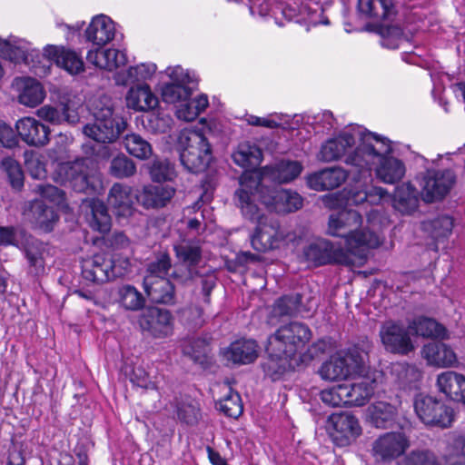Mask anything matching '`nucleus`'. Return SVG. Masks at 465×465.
<instances>
[{"label":"nucleus","mask_w":465,"mask_h":465,"mask_svg":"<svg viewBox=\"0 0 465 465\" xmlns=\"http://www.w3.org/2000/svg\"><path fill=\"white\" fill-rule=\"evenodd\" d=\"M392 151L391 141L377 134L368 132L361 137V143L349 153L344 162L355 169V182L366 180L376 166L378 178L386 183H395L402 179L406 168L402 161L388 157Z\"/></svg>","instance_id":"nucleus-1"},{"label":"nucleus","mask_w":465,"mask_h":465,"mask_svg":"<svg viewBox=\"0 0 465 465\" xmlns=\"http://www.w3.org/2000/svg\"><path fill=\"white\" fill-rule=\"evenodd\" d=\"M379 213L372 210L368 215L369 226L359 230L362 223L361 215L352 209H343L329 216L327 233L345 240L350 252H355L364 248H377L381 243L380 234L376 232L373 220Z\"/></svg>","instance_id":"nucleus-2"},{"label":"nucleus","mask_w":465,"mask_h":465,"mask_svg":"<svg viewBox=\"0 0 465 465\" xmlns=\"http://www.w3.org/2000/svg\"><path fill=\"white\" fill-rule=\"evenodd\" d=\"M240 197L239 208L242 216L251 222L256 223L254 233L251 237V244L260 252L276 248L282 237L279 232L280 224L277 220L266 216L262 210L250 203L249 196L242 189L238 193Z\"/></svg>","instance_id":"nucleus-3"},{"label":"nucleus","mask_w":465,"mask_h":465,"mask_svg":"<svg viewBox=\"0 0 465 465\" xmlns=\"http://www.w3.org/2000/svg\"><path fill=\"white\" fill-rule=\"evenodd\" d=\"M175 150L181 164L192 173L204 172L213 158L211 143L198 130H183L180 133Z\"/></svg>","instance_id":"nucleus-4"},{"label":"nucleus","mask_w":465,"mask_h":465,"mask_svg":"<svg viewBox=\"0 0 465 465\" xmlns=\"http://www.w3.org/2000/svg\"><path fill=\"white\" fill-rule=\"evenodd\" d=\"M368 353L359 346H352L331 355L318 370L320 377L327 381L346 380L364 371Z\"/></svg>","instance_id":"nucleus-5"},{"label":"nucleus","mask_w":465,"mask_h":465,"mask_svg":"<svg viewBox=\"0 0 465 465\" xmlns=\"http://www.w3.org/2000/svg\"><path fill=\"white\" fill-rule=\"evenodd\" d=\"M312 339V331L309 326L301 322H291L279 327L275 332L269 336L270 350L277 352L284 351L294 358H302V351Z\"/></svg>","instance_id":"nucleus-6"},{"label":"nucleus","mask_w":465,"mask_h":465,"mask_svg":"<svg viewBox=\"0 0 465 465\" xmlns=\"http://www.w3.org/2000/svg\"><path fill=\"white\" fill-rule=\"evenodd\" d=\"M94 122L87 124L83 133L98 143H114L126 128V122L114 114L111 105L96 107L94 113Z\"/></svg>","instance_id":"nucleus-7"},{"label":"nucleus","mask_w":465,"mask_h":465,"mask_svg":"<svg viewBox=\"0 0 465 465\" xmlns=\"http://www.w3.org/2000/svg\"><path fill=\"white\" fill-rule=\"evenodd\" d=\"M86 207V220L89 226L101 233L104 244L113 249H122L128 245V239L122 232H114L109 234L112 226L111 216L106 205L98 199L88 202Z\"/></svg>","instance_id":"nucleus-8"},{"label":"nucleus","mask_w":465,"mask_h":465,"mask_svg":"<svg viewBox=\"0 0 465 465\" xmlns=\"http://www.w3.org/2000/svg\"><path fill=\"white\" fill-rule=\"evenodd\" d=\"M240 187L234 193V202L239 208L240 197L238 193L242 189L249 196L250 203L258 206L256 202L265 205L268 209L275 212L279 190L262 185V176L258 172L243 173L239 181Z\"/></svg>","instance_id":"nucleus-9"},{"label":"nucleus","mask_w":465,"mask_h":465,"mask_svg":"<svg viewBox=\"0 0 465 465\" xmlns=\"http://www.w3.org/2000/svg\"><path fill=\"white\" fill-rule=\"evenodd\" d=\"M413 406L416 414L425 424L448 428L453 421V410L431 396L417 395Z\"/></svg>","instance_id":"nucleus-10"},{"label":"nucleus","mask_w":465,"mask_h":465,"mask_svg":"<svg viewBox=\"0 0 465 465\" xmlns=\"http://www.w3.org/2000/svg\"><path fill=\"white\" fill-rule=\"evenodd\" d=\"M83 278L92 283L102 284L124 274L115 262L104 254H94L81 262Z\"/></svg>","instance_id":"nucleus-11"},{"label":"nucleus","mask_w":465,"mask_h":465,"mask_svg":"<svg viewBox=\"0 0 465 465\" xmlns=\"http://www.w3.org/2000/svg\"><path fill=\"white\" fill-rule=\"evenodd\" d=\"M455 183V175L450 170H427L420 181L421 197L426 203L443 199Z\"/></svg>","instance_id":"nucleus-12"},{"label":"nucleus","mask_w":465,"mask_h":465,"mask_svg":"<svg viewBox=\"0 0 465 465\" xmlns=\"http://www.w3.org/2000/svg\"><path fill=\"white\" fill-rule=\"evenodd\" d=\"M409 326L389 321L380 330V337L385 350L391 353L407 355L414 351V344L410 335Z\"/></svg>","instance_id":"nucleus-13"},{"label":"nucleus","mask_w":465,"mask_h":465,"mask_svg":"<svg viewBox=\"0 0 465 465\" xmlns=\"http://www.w3.org/2000/svg\"><path fill=\"white\" fill-rule=\"evenodd\" d=\"M368 132L361 126L341 132L337 137L331 138L322 144L316 155L317 160L322 163H331L341 159L357 140L361 143V137Z\"/></svg>","instance_id":"nucleus-14"},{"label":"nucleus","mask_w":465,"mask_h":465,"mask_svg":"<svg viewBox=\"0 0 465 465\" xmlns=\"http://www.w3.org/2000/svg\"><path fill=\"white\" fill-rule=\"evenodd\" d=\"M174 318L169 310L151 306L146 308L139 318L143 331L153 338L163 339L173 334Z\"/></svg>","instance_id":"nucleus-15"},{"label":"nucleus","mask_w":465,"mask_h":465,"mask_svg":"<svg viewBox=\"0 0 465 465\" xmlns=\"http://www.w3.org/2000/svg\"><path fill=\"white\" fill-rule=\"evenodd\" d=\"M355 169L350 166L348 171L340 166L326 167L306 176V183L312 190L322 192L340 187L349 176L355 181Z\"/></svg>","instance_id":"nucleus-16"},{"label":"nucleus","mask_w":465,"mask_h":465,"mask_svg":"<svg viewBox=\"0 0 465 465\" xmlns=\"http://www.w3.org/2000/svg\"><path fill=\"white\" fill-rule=\"evenodd\" d=\"M331 437L340 447L350 445L361 433L358 419L350 413H333L329 417Z\"/></svg>","instance_id":"nucleus-17"},{"label":"nucleus","mask_w":465,"mask_h":465,"mask_svg":"<svg viewBox=\"0 0 465 465\" xmlns=\"http://www.w3.org/2000/svg\"><path fill=\"white\" fill-rule=\"evenodd\" d=\"M57 182L68 184L75 192L85 193L93 187V182L84 164V160H76L72 163H63L57 166Z\"/></svg>","instance_id":"nucleus-18"},{"label":"nucleus","mask_w":465,"mask_h":465,"mask_svg":"<svg viewBox=\"0 0 465 465\" xmlns=\"http://www.w3.org/2000/svg\"><path fill=\"white\" fill-rule=\"evenodd\" d=\"M174 252L177 259L184 264L187 269L183 272L175 268L171 277L181 282L191 280L196 274L195 267L202 260V248L198 242L184 241L180 244L174 245Z\"/></svg>","instance_id":"nucleus-19"},{"label":"nucleus","mask_w":465,"mask_h":465,"mask_svg":"<svg viewBox=\"0 0 465 465\" xmlns=\"http://www.w3.org/2000/svg\"><path fill=\"white\" fill-rule=\"evenodd\" d=\"M409 446V440L402 432H387L373 442L372 452L377 460L391 461L400 457Z\"/></svg>","instance_id":"nucleus-20"},{"label":"nucleus","mask_w":465,"mask_h":465,"mask_svg":"<svg viewBox=\"0 0 465 465\" xmlns=\"http://www.w3.org/2000/svg\"><path fill=\"white\" fill-rule=\"evenodd\" d=\"M23 238L19 250L23 252L28 265L27 272L32 276L43 275L45 272V252L46 245L40 240L27 234L25 230L20 232Z\"/></svg>","instance_id":"nucleus-21"},{"label":"nucleus","mask_w":465,"mask_h":465,"mask_svg":"<svg viewBox=\"0 0 465 465\" xmlns=\"http://www.w3.org/2000/svg\"><path fill=\"white\" fill-rule=\"evenodd\" d=\"M266 352L268 358L262 362V368L265 375L272 381L279 380L284 373L294 371L304 362L302 358L289 357L284 351L273 352L270 350L269 342L266 345Z\"/></svg>","instance_id":"nucleus-22"},{"label":"nucleus","mask_w":465,"mask_h":465,"mask_svg":"<svg viewBox=\"0 0 465 465\" xmlns=\"http://www.w3.org/2000/svg\"><path fill=\"white\" fill-rule=\"evenodd\" d=\"M15 128L20 138L30 146L42 147L49 142V127L33 117L20 119Z\"/></svg>","instance_id":"nucleus-23"},{"label":"nucleus","mask_w":465,"mask_h":465,"mask_svg":"<svg viewBox=\"0 0 465 465\" xmlns=\"http://www.w3.org/2000/svg\"><path fill=\"white\" fill-rule=\"evenodd\" d=\"M143 285L145 293L153 302L165 305L176 303L175 287L170 279L144 276Z\"/></svg>","instance_id":"nucleus-24"},{"label":"nucleus","mask_w":465,"mask_h":465,"mask_svg":"<svg viewBox=\"0 0 465 465\" xmlns=\"http://www.w3.org/2000/svg\"><path fill=\"white\" fill-rule=\"evenodd\" d=\"M44 57L51 64L64 69L71 74H77L84 71V61L74 51L56 45H47L44 49Z\"/></svg>","instance_id":"nucleus-25"},{"label":"nucleus","mask_w":465,"mask_h":465,"mask_svg":"<svg viewBox=\"0 0 465 465\" xmlns=\"http://www.w3.org/2000/svg\"><path fill=\"white\" fill-rule=\"evenodd\" d=\"M175 194V189L169 185L148 184L137 193L136 201L145 209L165 207Z\"/></svg>","instance_id":"nucleus-26"},{"label":"nucleus","mask_w":465,"mask_h":465,"mask_svg":"<svg viewBox=\"0 0 465 465\" xmlns=\"http://www.w3.org/2000/svg\"><path fill=\"white\" fill-rule=\"evenodd\" d=\"M376 388V381L369 378L355 383L342 384L345 406H363L374 394Z\"/></svg>","instance_id":"nucleus-27"},{"label":"nucleus","mask_w":465,"mask_h":465,"mask_svg":"<svg viewBox=\"0 0 465 465\" xmlns=\"http://www.w3.org/2000/svg\"><path fill=\"white\" fill-rule=\"evenodd\" d=\"M23 213L31 223L45 232H50L58 219L54 208L47 206L42 200L29 202Z\"/></svg>","instance_id":"nucleus-28"},{"label":"nucleus","mask_w":465,"mask_h":465,"mask_svg":"<svg viewBox=\"0 0 465 465\" xmlns=\"http://www.w3.org/2000/svg\"><path fill=\"white\" fill-rule=\"evenodd\" d=\"M136 196L137 194L133 193L130 186L114 183L109 192L108 203L113 207L117 216L127 217L133 213Z\"/></svg>","instance_id":"nucleus-29"},{"label":"nucleus","mask_w":465,"mask_h":465,"mask_svg":"<svg viewBox=\"0 0 465 465\" xmlns=\"http://www.w3.org/2000/svg\"><path fill=\"white\" fill-rule=\"evenodd\" d=\"M437 386L450 400L465 404V376L452 371L438 375Z\"/></svg>","instance_id":"nucleus-30"},{"label":"nucleus","mask_w":465,"mask_h":465,"mask_svg":"<svg viewBox=\"0 0 465 465\" xmlns=\"http://www.w3.org/2000/svg\"><path fill=\"white\" fill-rule=\"evenodd\" d=\"M114 34L115 27L114 21L104 15H100L93 18L85 30L87 40L98 46L104 45L113 40Z\"/></svg>","instance_id":"nucleus-31"},{"label":"nucleus","mask_w":465,"mask_h":465,"mask_svg":"<svg viewBox=\"0 0 465 465\" xmlns=\"http://www.w3.org/2000/svg\"><path fill=\"white\" fill-rule=\"evenodd\" d=\"M87 62L107 71H113L127 63L126 54L116 49L95 48L86 55Z\"/></svg>","instance_id":"nucleus-32"},{"label":"nucleus","mask_w":465,"mask_h":465,"mask_svg":"<svg viewBox=\"0 0 465 465\" xmlns=\"http://www.w3.org/2000/svg\"><path fill=\"white\" fill-rule=\"evenodd\" d=\"M158 98L146 84H138L132 86L126 95L127 106L135 111L153 110L158 105Z\"/></svg>","instance_id":"nucleus-33"},{"label":"nucleus","mask_w":465,"mask_h":465,"mask_svg":"<svg viewBox=\"0 0 465 465\" xmlns=\"http://www.w3.org/2000/svg\"><path fill=\"white\" fill-rule=\"evenodd\" d=\"M393 208L401 214H411L419 206V192L411 183H404L395 188L392 196Z\"/></svg>","instance_id":"nucleus-34"},{"label":"nucleus","mask_w":465,"mask_h":465,"mask_svg":"<svg viewBox=\"0 0 465 465\" xmlns=\"http://www.w3.org/2000/svg\"><path fill=\"white\" fill-rule=\"evenodd\" d=\"M232 157L237 165L245 169L243 173L257 172L256 168L262 160V152L255 143L245 142L238 145Z\"/></svg>","instance_id":"nucleus-35"},{"label":"nucleus","mask_w":465,"mask_h":465,"mask_svg":"<svg viewBox=\"0 0 465 465\" xmlns=\"http://www.w3.org/2000/svg\"><path fill=\"white\" fill-rule=\"evenodd\" d=\"M259 355V346L254 340H238L232 342L225 352L227 360L235 364H249Z\"/></svg>","instance_id":"nucleus-36"},{"label":"nucleus","mask_w":465,"mask_h":465,"mask_svg":"<svg viewBox=\"0 0 465 465\" xmlns=\"http://www.w3.org/2000/svg\"><path fill=\"white\" fill-rule=\"evenodd\" d=\"M367 417L369 421L376 428H390L396 420L397 409L391 403L378 401L369 406Z\"/></svg>","instance_id":"nucleus-37"},{"label":"nucleus","mask_w":465,"mask_h":465,"mask_svg":"<svg viewBox=\"0 0 465 465\" xmlns=\"http://www.w3.org/2000/svg\"><path fill=\"white\" fill-rule=\"evenodd\" d=\"M423 352L430 364L439 367H450L457 362L453 350L443 342L428 344L424 347Z\"/></svg>","instance_id":"nucleus-38"},{"label":"nucleus","mask_w":465,"mask_h":465,"mask_svg":"<svg viewBox=\"0 0 465 465\" xmlns=\"http://www.w3.org/2000/svg\"><path fill=\"white\" fill-rule=\"evenodd\" d=\"M454 219L449 214H440L421 223L422 230L436 241L448 239L452 233Z\"/></svg>","instance_id":"nucleus-39"},{"label":"nucleus","mask_w":465,"mask_h":465,"mask_svg":"<svg viewBox=\"0 0 465 465\" xmlns=\"http://www.w3.org/2000/svg\"><path fill=\"white\" fill-rule=\"evenodd\" d=\"M391 373L395 381L402 390L417 389L421 379L420 370L416 366L405 362L393 364Z\"/></svg>","instance_id":"nucleus-40"},{"label":"nucleus","mask_w":465,"mask_h":465,"mask_svg":"<svg viewBox=\"0 0 465 465\" xmlns=\"http://www.w3.org/2000/svg\"><path fill=\"white\" fill-rule=\"evenodd\" d=\"M409 329L416 335L424 338L446 337V328L432 318L419 316L409 322Z\"/></svg>","instance_id":"nucleus-41"},{"label":"nucleus","mask_w":465,"mask_h":465,"mask_svg":"<svg viewBox=\"0 0 465 465\" xmlns=\"http://www.w3.org/2000/svg\"><path fill=\"white\" fill-rule=\"evenodd\" d=\"M358 7L374 18L390 19L395 14L394 0H358Z\"/></svg>","instance_id":"nucleus-42"},{"label":"nucleus","mask_w":465,"mask_h":465,"mask_svg":"<svg viewBox=\"0 0 465 465\" xmlns=\"http://www.w3.org/2000/svg\"><path fill=\"white\" fill-rule=\"evenodd\" d=\"M39 118L53 124H60L64 122L75 124L78 116L74 111H70L67 105H63L61 110L50 105H45L37 110Z\"/></svg>","instance_id":"nucleus-43"},{"label":"nucleus","mask_w":465,"mask_h":465,"mask_svg":"<svg viewBox=\"0 0 465 465\" xmlns=\"http://www.w3.org/2000/svg\"><path fill=\"white\" fill-rule=\"evenodd\" d=\"M45 97V92L42 84L35 79L28 78L25 82L18 100L24 105L35 107L44 101Z\"/></svg>","instance_id":"nucleus-44"},{"label":"nucleus","mask_w":465,"mask_h":465,"mask_svg":"<svg viewBox=\"0 0 465 465\" xmlns=\"http://www.w3.org/2000/svg\"><path fill=\"white\" fill-rule=\"evenodd\" d=\"M126 151L134 157L145 160L153 154L151 143L138 134H129L124 137Z\"/></svg>","instance_id":"nucleus-45"},{"label":"nucleus","mask_w":465,"mask_h":465,"mask_svg":"<svg viewBox=\"0 0 465 465\" xmlns=\"http://www.w3.org/2000/svg\"><path fill=\"white\" fill-rule=\"evenodd\" d=\"M331 244L328 242H317L304 248L303 254L308 262L315 266L331 263L332 261Z\"/></svg>","instance_id":"nucleus-46"},{"label":"nucleus","mask_w":465,"mask_h":465,"mask_svg":"<svg viewBox=\"0 0 465 465\" xmlns=\"http://www.w3.org/2000/svg\"><path fill=\"white\" fill-rule=\"evenodd\" d=\"M303 166L299 161L281 160L273 166V177L281 183H286L296 179Z\"/></svg>","instance_id":"nucleus-47"},{"label":"nucleus","mask_w":465,"mask_h":465,"mask_svg":"<svg viewBox=\"0 0 465 465\" xmlns=\"http://www.w3.org/2000/svg\"><path fill=\"white\" fill-rule=\"evenodd\" d=\"M0 169L5 173L11 187L17 192L24 188V172L20 163L13 157H5L0 162Z\"/></svg>","instance_id":"nucleus-48"},{"label":"nucleus","mask_w":465,"mask_h":465,"mask_svg":"<svg viewBox=\"0 0 465 465\" xmlns=\"http://www.w3.org/2000/svg\"><path fill=\"white\" fill-rule=\"evenodd\" d=\"M276 198L275 212L279 213H293L302 206V196L291 190L280 189Z\"/></svg>","instance_id":"nucleus-49"},{"label":"nucleus","mask_w":465,"mask_h":465,"mask_svg":"<svg viewBox=\"0 0 465 465\" xmlns=\"http://www.w3.org/2000/svg\"><path fill=\"white\" fill-rule=\"evenodd\" d=\"M119 302L128 311L141 310L145 303L143 294L132 285H124L118 290Z\"/></svg>","instance_id":"nucleus-50"},{"label":"nucleus","mask_w":465,"mask_h":465,"mask_svg":"<svg viewBox=\"0 0 465 465\" xmlns=\"http://www.w3.org/2000/svg\"><path fill=\"white\" fill-rule=\"evenodd\" d=\"M149 173L154 182L172 181L176 176L174 164L165 158H155L149 166Z\"/></svg>","instance_id":"nucleus-51"},{"label":"nucleus","mask_w":465,"mask_h":465,"mask_svg":"<svg viewBox=\"0 0 465 465\" xmlns=\"http://www.w3.org/2000/svg\"><path fill=\"white\" fill-rule=\"evenodd\" d=\"M302 296L298 293H290L279 298L273 306V312L279 316H293L300 312Z\"/></svg>","instance_id":"nucleus-52"},{"label":"nucleus","mask_w":465,"mask_h":465,"mask_svg":"<svg viewBox=\"0 0 465 465\" xmlns=\"http://www.w3.org/2000/svg\"><path fill=\"white\" fill-rule=\"evenodd\" d=\"M134 162L124 153L114 157L110 163L109 173L118 179L129 178L135 174Z\"/></svg>","instance_id":"nucleus-53"},{"label":"nucleus","mask_w":465,"mask_h":465,"mask_svg":"<svg viewBox=\"0 0 465 465\" xmlns=\"http://www.w3.org/2000/svg\"><path fill=\"white\" fill-rule=\"evenodd\" d=\"M172 269V259L166 252H159L154 254L153 259L147 264V274L153 278H166Z\"/></svg>","instance_id":"nucleus-54"},{"label":"nucleus","mask_w":465,"mask_h":465,"mask_svg":"<svg viewBox=\"0 0 465 465\" xmlns=\"http://www.w3.org/2000/svg\"><path fill=\"white\" fill-rule=\"evenodd\" d=\"M192 92V88L187 85L170 83L163 85L162 97L163 100L168 104L182 103L191 97Z\"/></svg>","instance_id":"nucleus-55"},{"label":"nucleus","mask_w":465,"mask_h":465,"mask_svg":"<svg viewBox=\"0 0 465 465\" xmlns=\"http://www.w3.org/2000/svg\"><path fill=\"white\" fill-rule=\"evenodd\" d=\"M218 410L225 416L238 418L242 413V404L238 393L231 392L217 404Z\"/></svg>","instance_id":"nucleus-56"},{"label":"nucleus","mask_w":465,"mask_h":465,"mask_svg":"<svg viewBox=\"0 0 465 465\" xmlns=\"http://www.w3.org/2000/svg\"><path fill=\"white\" fill-rule=\"evenodd\" d=\"M178 419L188 424L194 425L200 417V408L194 401H183L177 404Z\"/></svg>","instance_id":"nucleus-57"},{"label":"nucleus","mask_w":465,"mask_h":465,"mask_svg":"<svg viewBox=\"0 0 465 465\" xmlns=\"http://www.w3.org/2000/svg\"><path fill=\"white\" fill-rule=\"evenodd\" d=\"M400 465H440L435 454L428 450H412Z\"/></svg>","instance_id":"nucleus-58"},{"label":"nucleus","mask_w":465,"mask_h":465,"mask_svg":"<svg viewBox=\"0 0 465 465\" xmlns=\"http://www.w3.org/2000/svg\"><path fill=\"white\" fill-rule=\"evenodd\" d=\"M388 194V192L381 187H372L370 191L354 192L350 201L355 204H361L368 202L371 204L378 203Z\"/></svg>","instance_id":"nucleus-59"},{"label":"nucleus","mask_w":465,"mask_h":465,"mask_svg":"<svg viewBox=\"0 0 465 465\" xmlns=\"http://www.w3.org/2000/svg\"><path fill=\"white\" fill-rule=\"evenodd\" d=\"M206 348L207 345L203 340H191L183 346V353L194 362L203 364L205 361Z\"/></svg>","instance_id":"nucleus-60"},{"label":"nucleus","mask_w":465,"mask_h":465,"mask_svg":"<svg viewBox=\"0 0 465 465\" xmlns=\"http://www.w3.org/2000/svg\"><path fill=\"white\" fill-rule=\"evenodd\" d=\"M22 230L13 225H0V247L15 246L19 249L23 241L20 234Z\"/></svg>","instance_id":"nucleus-61"},{"label":"nucleus","mask_w":465,"mask_h":465,"mask_svg":"<svg viewBox=\"0 0 465 465\" xmlns=\"http://www.w3.org/2000/svg\"><path fill=\"white\" fill-rule=\"evenodd\" d=\"M342 384L333 386L330 389H325L321 391L320 397L325 405L331 407H342L345 406L343 398Z\"/></svg>","instance_id":"nucleus-62"},{"label":"nucleus","mask_w":465,"mask_h":465,"mask_svg":"<svg viewBox=\"0 0 465 465\" xmlns=\"http://www.w3.org/2000/svg\"><path fill=\"white\" fill-rule=\"evenodd\" d=\"M156 71L154 64H141L137 66H132L127 71V82H139L149 79Z\"/></svg>","instance_id":"nucleus-63"},{"label":"nucleus","mask_w":465,"mask_h":465,"mask_svg":"<svg viewBox=\"0 0 465 465\" xmlns=\"http://www.w3.org/2000/svg\"><path fill=\"white\" fill-rule=\"evenodd\" d=\"M183 317L187 324L193 329L201 328L205 320L203 318V311L198 305H192L183 312Z\"/></svg>","instance_id":"nucleus-64"}]
</instances>
